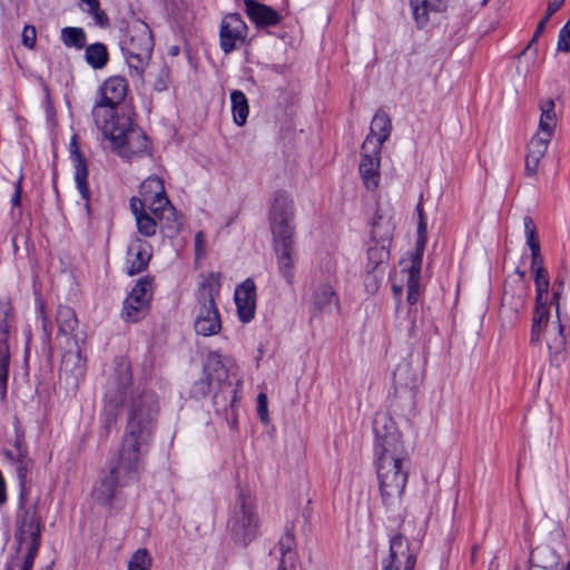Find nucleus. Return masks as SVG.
<instances>
[{"label":"nucleus","mask_w":570,"mask_h":570,"mask_svg":"<svg viewBox=\"0 0 570 570\" xmlns=\"http://www.w3.org/2000/svg\"><path fill=\"white\" fill-rule=\"evenodd\" d=\"M159 404L156 394L145 392L131 400L126 431L119 451L142 460L157 425Z\"/></svg>","instance_id":"1"},{"label":"nucleus","mask_w":570,"mask_h":570,"mask_svg":"<svg viewBox=\"0 0 570 570\" xmlns=\"http://www.w3.org/2000/svg\"><path fill=\"white\" fill-rule=\"evenodd\" d=\"M142 470V460L118 450L117 454L107 462L106 473L94 490L95 501L104 505L110 504L116 495V490L137 482Z\"/></svg>","instance_id":"2"},{"label":"nucleus","mask_w":570,"mask_h":570,"mask_svg":"<svg viewBox=\"0 0 570 570\" xmlns=\"http://www.w3.org/2000/svg\"><path fill=\"white\" fill-rule=\"evenodd\" d=\"M409 454H375V468L383 503L394 507L401 502L409 478Z\"/></svg>","instance_id":"3"},{"label":"nucleus","mask_w":570,"mask_h":570,"mask_svg":"<svg viewBox=\"0 0 570 570\" xmlns=\"http://www.w3.org/2000/svg\"><path fill=\"white\" fill-rule=\"evenodd\" d=\"M121 158L132 159L149 155L150 146L145 132L125 114L110 122L97 126Z\"/></svg>","instance_id":"4"},{"label":"nucleus","mask_w":570,"mask_h":570,"mask_svg":"<svg viewBox=\"0 0 570 570\" xmlns=\"http://www.w3.org/2000/svg\"><path fill=\"white\" fill-rule=\"evenodd\" d=\"M120 47L129 76L140 78L154 51V37L149 26L138 18H130L122 29Z\"/></svg>","instance_id":"5"},{"label":"nucleus","mask_w":570,"mask_h":570,"mask_svg":"<svg viewBox=\"0 0 570 570\" xmlns=\"http://www.w3.org/2000/svg\"><path fill=\"white\" fill-rule=\"evenodd\" d=\"M220 287V273L212 272L203 276L198 283L194 322V328L198 335H216L222 328L220 315L216 305Z\"/></svg>","instance_id":"6"},{"label":"nucleus","mask_w":570,"mask_h":570,"mask_svg":"<svg viewBox=\"0 0 570 570\" xmlns=\"http://www.w3.org/2000/svg\"><path fill=\"white\" fill-rule=\"evenodd\" d=\"M428 242V224L426 219H420L417 224V237L415 243V252L411 254L410 263L403 259L401 265H405L399 273L395 274L394 282L392 284V291L394 297L400 301L403 287H406V299L410 305L417 303L421 293V268L425 245Z\"/></svg>","instance_id":"7"},{"label":"nucleus","mask_w":570,"mask_h":570,"mask_svg":"<svg viewBox=\"0 0 570 570\" xmlns=\"http://www.w3.org/2000/svg\"><path fill=\"white\" fill-rule=\"evenodd\" d=\"M144 208H148L161 227L171 232H178L179 223L175 207L170 204L160 177L151 175L139 187V196L131 197Z\"/></svg>","instance_id":"8"},{"label":"nucleus","mask_w":570,"mask_h":570,"mask_svg":"<svg viewBox=\"0 0 570 570\" xmlns=\"http://www.w3.org/2000/svg\"><path fill=\"white\" fill-rule=\"evenodd\" d=\"M541 115L538 130L532 136L525 155V173L534 176L539 170L541 159L544 157L548 146L557 127L556 105L552 99H546L539 105Z\"/></svg>","instance_id":"9"},{"label":"nucleus","mask_w":570,"mask_h":570,"mask_svg":"<svg viewBox=\"0 0 570 570\" xmlns=\"http://www.w3.org/2000/svg\"><path fill=\"white\" fill-rule=\"evenodd\" d=\"M128 92V82L125 77L112 76L106 79L99 89L100 99L92 108L96 126L110 122L119 118L117 107L125 100Z\"/></svg>","instance_id":"10"},{"label":"nucleus","mask_w":570,"mask_h":570,"mask_svg":"<svg viewBox=\"0 0 570 570\" xmlns=\"http://www.w3.org/2000/svg\"><path fill=\"white\" fill-rule=\"evenodd\" d=\"M295 205L285 191L273 194L268 209V222L274 239L285 240L295 237Z\"/></svg>","instance_id":"11"},{"label":"nucleus","mask_w":570,"mask_h":570,"mask_svg":"<svg viewBox=\"0 0 570 570\" xmlns=\"http://www.w3.org/2000/svg\"><path fill=\"white\" fill-rule=\"evenodd\" d=\"M228 528L235 541L243 544L252 542L258 534L259 519L248 495L240 493L236 500Z\"/></svg>","instance_id":"12"},{"label":"nucleus","mask_w":570,"mask_h":570,"mask_svg":"<svg viewBox=\"0 0 570 570\" xmlns=\"http://www.w3.org/2000/svg\"><path fill=\"white\" fill-rule=\"evenodd\" d=\"M375 436L374 455L384 453L399 454L406 451L394 420L386 412L375 414L373 421Z\"/></svg>","instance_id":"13"},{"label":"nucleus","mask_w":570,"mask_h":570,"mask_svg":"<svg viewBox=\"0 0 570 570\" xmlns=\"http://www.w3.org/2000/svg\"><path fill=\"white\" fill-rule=\"evenodd\" d=\"M151 297L153 279L140 278L124 302L122 317L128 322H138L144 318L149 312Z\"/></svg>","instance_id":"14"},{"label":"nucleus","mask_w":570,"mask_h":570,"mask_svg":"<svg viewBox=\"0 0 570 570\" xmlns=\"http://www.w3.org/2000/svg\"><path fill=\"white\" fill-rule=\"evenodd\" d=\"M85 343H72L71 345H60L63 348V355L60 364V379L72 387H78L86 375V357L82 355Z\"/></svg>","instance_id":"15"},{"label":"nucleus","mask_w":570,"mask_h":570,"mask_svg":"<svg viewBox=\"0 0 570 570\" xmlns=\"http://www.w3.org/2000/svg\"><path fill=\"white\" fill-rule=\"evenodd\" d=\"M381 153L371 141H364L361 146L358 174L363 186L368 191H375L381 181Z\"/></svg>","instance_id":"16"},{"label":"nucleus","mask_w":570,"mask_h":570,"mask_svg":"<svg viewBox=\"0 0 570 570\" xmlns=\"http://www.w3.org/2000/svg\"><path fill=\"white\" fill-rule=\"evenodd\" d=\"M116 371L117 375L108 381L105 393L106 405L115 411L124 405L131 386V371L128 362L121 361Z\"/></svg>","instance_id":"17"},{"label":"nucleus","mask_w":570,"mask_h":570,"mask_svg":"<svg viewBox=\"0 0 570 570\" xmlns=\"http://www.w3.org/2000/svg\"><path fill=\"white\" fill-rule=\"evenodd\" d=\"M416 550L402 534H394L390 539L389 559L383 562V570H414Z\"/></svg>","instance_id":"18"},{"label":"nucleus","mask_w":570,"mask_h":570,"mask_svg":"<svg viewBox=\"0 0 570 570\" xmlns=\"http://www.w3.org/2000/svg\"><path fill=\"white\" fill-rule=\"evenodd\" d=\"M42 523L36 505L23 510L17 519V537L20 543L29 542L28 549L39 550Z\"/></svg>","instance_id":"19"},{"label":"nucleus","mask_w":570,"mask_h":570,"mask_svg":"<svg viewBox=\"0 0 570 570\" xmlns=\"http://www.w3.org/2000/svg\"><path fill=\"white\" fill-rule=\"evenodd\" d=\"M56 322L58 326V341L60 345L72 343H85L86 334L79 330L78 318L75 311L66 305H59Z\"/></svg>","instance_id":"20"},{"label":"nucleus","mask_w":570,"mask_h":570,"mask_svg":"<svg viewBox=\"0 0 570 570\" xmlns=\"http://www.w3.org/2000/svg\"><path fill=\"white\" fill-rule=\"evenodd\" d=\"M247 36V26L238 14L223 18L219 31V45L225 53H229L242 45Z\"/></svg>","instance_id":"21"},{"label":"nucleus","mask_w":570,"mask_h":570,"mask_svg":"<svg viewBox=\"0 0 570 570\" xmlns=\"http://www.w3.org/2000/svg\"><path fill=\"white\" fill-rule=\"evenodd\" d=\"M277 269L287 284H293L295 278L296 248L295 239L273 240Z\"/></svg>","instance_id":"22"},{"label":"nucleus","mask_w":570,"mask_h":570,"mask_svg":"<svg viewBox=\"0 0 570 570\" xmlns=\"http://www.w3.org/2000/svg\"><path fill=\"white\" fill-rule=\"evenodd\" d=\"M234 299L239 321L249 323L255 317L256 312V286L252 278H247L236 286Z\"/></svg>","instance_id":"23"},{"label":"nucleus","mask_w":570,"mask_h":570,"mask_svg":"<svg viewBox=\"0 0 570 570\" xmlns=\"http://www.w3.org/2000/svg\"><path fill=\"white\" fill-rule=\"evenodd\" d=\"M413 20L419 29L425 28L432 16L444 13L449 0H409Z\"/></svg>","instance_id":"24"},{"label":"nucleus","mask_w":570,"mask_h":570,"mask_svg":"<svg viewBox=\"0 0 570 570\" xmlns=\"http://www.w3.org/2000/svg\"><path fill=\"white\" fill-rule=\"evenodd\" d=\"M9 307L3 309V316H0V401L3 402L7 396V384L9 376L10 364V347H9V326L7 316Z\"/></svg>","instance_id":"25"},{"label":"nucleus","mask_w":570,"mask_h":570,"mask_svg":"<svg viewBox=\"0 0 570 570\" xmlns=\"http://www.w3.org/2000/svg\"><path fill=\"white\" fill-rule=\"evenodd\" d=\"M150 258V245L141 239L134 240L128 247L126 257V269L128 275L132 276L145 271Z\"/></svg>","instance_id":"26"},{"label":"nucleus","mask_w":570,"mask_h":570,"mask_svg":"<svg viewBox=\"0 0 570 570\" xmlns=\"http://www.w3.org/2000/svg\"><path fill=\"white\" fill-rule=\"evenodd\" d=\"M312 316L315 317L322 313H332L340 307L336 293L330 284H321L315 287L311 298Z\"/></svg>","instance_id":"27"},{"label":"nucleus","mask_w":570,"mask_h":570,"mask_svg":"<svg viewBox=\"0 0 570 570\" xmlns=\"http://www.w3.org/2000/svg\"><path fill=\"white\" fill-rule=\"evenodd\" d=\"M391 131V118L385 111L377 110L371 121L370 132L364 141H371L373 146L382 150V146L389 139Z\"/></svg>","instance_id":"28"},{"label":"nucleus","mask_w":570,"mask_h":570,"mask_svg":"<svg viewBox=\"0 0 570 570\" xmlns=\"http://www.w3.org/2000/svg\"><path fill=\"white\" fill-rule=\"evenodd\" d=\"M130 77L140 83L148 81L153 85L155 90L163 91L167 88L168 85L169 68L164 61L154 62L150 59L140 78L138 76Z\"/></svg>","instance_id":"29"},{"label":"nucleus","mask_w":570,"mask_h":570,"mask_svg":"<svg viewBox=\"0 0 570 570\" xmlns=\"http://www.w3.org/2000/svg\"><path fill=\"white\" fill-rule=\"evenodd\" d=\"M245 4L249 19L257 26L269 27L278 23L279 14L271 7L254 0H246Z\"/></svg>","instance_id":"30"},{"label":"nucleus","mask_w":570,"mask_h":570,"mask_svg":"<svg viewBox=\"0 0 570 570\" xmlns=\"http://www.w3.org/2000/svg\"><path fill=\"white\" fill-rule=\"evenodd\" d=\"M71 159L75 167V181L85 206L89 207L90 191L88 186V167L85 157L75 149L71 153Z\"/></svg>","instance_id":"31"},{"label":"nucleus","mask_w":570,"mask_h":570,"mask_svg":"<svg viewBox=\"0 0 570 570\" xmlns=\"http://www.w3.org/2000/svg\"><path fill=\"white\" fill-rule=\"evenodd\" d=\"M204 375L213 383L224 386L228 379V370L224 364L222 356L217 352L208 353L204 364Z\"/></svg>","instance_id":"32"},{"label":"nucleus","mask_w":570,"mask_h":570,"mask_svg":"<svg viewBox=\"0 0 570 570\" xmlns=\"http://www.w3.org/2000/svg\"><path fill=\"white\" fill-rule=\"evenodd\" d=\"M16 446L18 450L17 458L14 459L10 452L7 453V456L13 462L19 484L23 488L28 481L33 461L28 456L27 450L21 445L20 440H17Z\"/></svg>","instance_id":"33"},{"label":"nucleus","mask_w":570,"mask_h":570,"mask_svg":"<svg viewBox=\"0 0 570 570\" xmlns=\"http://www.w3.org/2000/svg\"><path fill=\"white\" fill-rule=\"evenodd\" d=\"M129 205L135 216L138 232L146 237H151L156 235V219L153 218L149 214H147L146 208L141 207V205L138 204L137 200H130Z\"/></svg>","instance_id":"34"},{"label":"nucleus","mask_w":570,"mask_h":570,"mask_svg":"<svg viewBox=\"0 0 570 570\" xmlns=\"http://www.w3.org/2000/svg\"><path fill=\"white\" fill-rule=\"evenodd\" d=\"M394 224L391 218L376 215L372 224L370 242L391 246L393 239Z\"/></svg>","instance_id":"35"},{"label":"nucleus","mask_w":570,"mask_h":570,"mask_svg":"<svg viewBox=\"0 0 570 570\" xmlns=\"http://www.w3.org/2000/svg\"><path fill=\"white\" fill-rule=\"evenodd\" d=\"M233 120L237 126L246 124L249 106L245 94L240 90H233L230 92Z\"/></svg>","instance_id":"36"},{"label":"nucleus","mask_w":570,"mask_h":570,"mask_svg":"<svg viewBox=\"0 0 570 570\" xmlns=\"http://www.w3.org/2000/svg\"><path fill=\"white\" fill-rule=\"evenodd\" d=\"M367 264L366 269L373 272L390 257V246L368 242L366 249Z\"/></svg>","instance_id":"37"},{"label":"nucleus","mask_w":570,"mask_h":570,"mask_svg":"<svg viewBox=\"0 0 570 570\" xmlns=\"http://www.w3.org/2000/svg\"><path fill=\"white\" fill-rule=\"evenodd\" d=\"M85 58L87 63L94 69L104 68L108 60L109 53L107 47L101 42L89 45L85 51Z\"/></svg>","instance_id":"38"},{"label":"nucleus","mask_w":570,"mask_h":570,"mask_svg":"<svg viewBox=\"0 0 570 570\" xmlns=\"http://www.w3.org/2000/svg\"><path fill=\"white\" fill-rule=\"evenodd\" d=\"M61 41L66 47L82 49L86 46V33L82 28L66 27L61 30Z\"/></svg>","instance_id":"39"},{"label":"nucleus","mask_w":570,"mask_h":570,"mask_svg":"<svg viewBox=\"0 0 570 570\" xmlns=\"http://www.w3.org/2000/svg\"><path fill=\"white\" fill-rule=\"evenodd\" d=\"M79 7L82 11L92 17L97 26H108V17L105 11L100 9L99 0H79Z\"/></svg>","instance_id":"40"},{"label":"nucleus","mask_w":570,"mask_h":570,"mask_svg":"<svg viewBox=\"0 0 570 570\" xmlns=\"http://www.w3.org/2000/svg\"><path fill=\"white\" fill-rule=\"evenodd\" d=\"M564 3V0H550L549 3H548V7H547V11H546V14L544 17L539 21L537 28H535V31L533 33V37L532 39L530 40L527 49H530L534 42H537V40L539 39V37L542 36V33L544 32L546 30V27H547V23L548 21L550 20V18L552 17V14H554L561 7L562 4Z\"/></svg>","instance_id":"41"},{"label":"nucleus","mask_w":570,"mask_h":570,"mask_svg":"<svg viewBox=\"0 0 570 570\" xmlns=\"http://www.w3.org/2000/svg\"><path fill=\"white\" fill-rule=\"evenodd\" d=\"M546 340L548 347L553 353L561 352L566 346V337L563 335V327L561 325L553 326V328L546 330Z\"/></svg>","instance_id":"42"},{"label":"nucleus","mask_w":570,"mask_h":570,"mask_svg":"<svg viewBox=\"0 0 570 570\" xmlns=\"http://www.w3.org/2000/svg\"><path fill=\"white\" fill-rule=\"evenodd\" d=\"M535 283V302L543 304L548 302L549 274L546 271L533 273Z\"/></svg>","instance_id":"43"},{"label":"nucleus","mask_w":570,"mask_h":570,"mask_svg":"<svg viewBox=\"0 0 570 570\" xmlns=\"http://www.w3.org/2000/svg\"><path fill=\"white\" fill-rule=\"evenodd\" d=\"M296 541L294 533L291 531H286L284 535L279 539L276 551L279 553L281 558H286L291 556L293 559H297V553L295 551Z\"/></svg>","instance_id":"44"},{"label":"nucleus","mask_w":570,"mask_h":570,"mask_svg":"<svg viewBox=\"0 0 570 570\" xmlns=\"http://www.w3.org/2000/svg\"><path fill=\"white\" fill-rule=\"evenodd\" d=\"M153 559L147 549H138L128 562V570H150Z\"/></svg>","instance_id":"45"},{"label":"nucleus","mask_w":570,"mask_h":570,"mask_svg":"<svg viewBox=\"0 0 570 570\" xmlns=\"http://www.w3.org/2000/svg\"><path fill=\"white\" fill-rule=\"evenodd\" d=\"M214 383L204 375L203 379L198 380L194 383L191 387V396L195 399H203L207 395V393L210 391V387Z\"/></svg>","instance_id":"46"},{"label":"nucleus","mask_w":570,"mask_h":570,"mask_svg":"<svg viewBox=\"0 0 570 570\" xmlns=\"http://www.w3.org/2000/svg\"><path fill=\"white\" fill-rule=\"evenodd\" d=\"M557 49L562 52H570V18L559 32Z\"/></svg>","instance_id":"47"},{"label":"nucleus","mask_w":570,"mask_h":570,"mask_svg":"<svg viewBox=\"0 0 570 570\" xmlns=\"http://www.w3.org/2000/svg\"><path fill=\"white\" fill-rule=\"evenodd\" d=\"M37 31L33 26H26L22 31V43L29 49H32L36 43Z\"/></svg>","instance_id":"48"},{"label":"nucleus","mask_w":570,"mask_h":570,"mask_svg":"<svg viewBox=\"0 0 570 570\" xmlns=\"http://www.w3.org/2000/svg\"><path fill=\"white\" fill-rule=\"evenodd\" d=\"M195 253L197 258L206 255V237L204 232L199 230L195 235Z\"/></svg>","instance_id":"49"},{"label":"nucleus","mask_w":570,"mask_h":570,"mask_svg":"<svg viewBox=\"0 0 570 570\" xmlns=\"http://www.w3.org/2000/svg\"><path fill=\"white\" fill-rule=\"evenodd\" d=\"M548 321V308L547 303L539 304L535 302V311L533 315L532 323L539 324L542 326V323Z\"/></svg>","instance_id":"50"},{"label":"nucleus","mask_w":570,"mask_h":570,"mask_svg":"<svg viewBox=\"0 0 570 570\" xmlns=\"http://www.w3.org/2000/svg\"><path fill=\"white\" fill-rule=\"evenodd\" d=\"M257 413L263 422H267L268 420V411H267V396L264 393H259L257 395Z\"/></svg>","instance_id":"51"},{"label":"nucleus","mask_w":570,"mask_h":570,"mask_svg":"<svg viewBox=\"0 0 570 570\" xmlns=\"http://www.w3.org/2000/svg\"><path fill=\"white\" fill-rule=\"evenodd\" d=\"M531 271L533 273L546 271L540 252H531Z\"/></svg>","instance_id":"52"},{"label":"nucleus","mask_w":570,"mask_h":570,"mask_svg":"<svg viewBox=\"0 0 570 570\" xmlns=\"http://www.w3.org/2000/svg\"><path fill=\"white\" fill-rule=\"evenodd\" d=\"M277 570H297V559H293L291 556L279 558Z\"/></svg>","instance_id":"53"},{"label":"nucleus","mask_w":570,"mask_h":570,"mask_svg":"<svg viewBox=\"0 0 570 570\" xmlns=\"http://www.w3.org/2000/svg\"><path fill=\"white\" fill-rule=\"evenodd\" d=\"M37 553L38 551H35V548L28 549L21 570H32Z\"/></svg>","instance_id":"54"},{"label":"nucleus","mask_w":570,"mask_h":570,"mask_svg":"<svg viewBox=\"0 0 570 570\" xmlns=\"http://www.w3.org/2000/svg\"><path fill=\"white\" fill-rule=\"evenodd\" d=\"M527 238V245L529 246L531 252H540V243L538 238V234H528L525 235Z\"/></svg>","instance_id":"55"},{"label":"nucleus","mask_w":570,"mask_h":570,"mask_svg":"<svg viewBox=\"0 0 570 570\" xmlns=\"http://www.w3.org/2000/svg\"><path fill=\"white\" fill-rule=\"evenodd\" d=\"M523 227L525 235L537 233V227L534 225L533 219L530 216L523 217Z\"/></svg>","instance_id":"56"},{"label":"nucleus","mask_w":570,"mask_h":570,"mask_svg":"<svg viewBox=\"0 0 570 570\" xmlns=\"http://www.w3.org/2000/svg\"><path fill=\"white\" fill-rule=\"evenodd\" d=\"M542 326L535 323H532L531 326V342L538 343L540 341V332Z\"/></svg>","instance_id":"57"},{"label":"nucleus","mask_w":570,"mask_h":570,"mask_svg":"<svg viewBox=\"0 0 570 570\" xmlns=\"http://www.w3.org/2000/svg\"><path fill=\"white\" fill-rule=\"evenodd\" d=\"M20 194H21V189H20V184L18 183L17 187H16V191L11 198V203L13 206H18L20 204Z\"/></svg>","instance_id":"58"},{"label":"nucleus","mask_w":570,"mask_h":570,"mask_svg":"<svg viewBox=\"0 0 570 570\" xmlns=\"http://www.w3.org/2000/svg\"><path fill=\"white\" fill-rule=\"evenodd\" d=\"M510 295L508 292H504L503 298H502V308H501V315H503L507 312V305L509 304Z\"/></svg>","instance_id":"59"},{"label":"nucleus","mask_w":570,"mask_h":570,"mask_svg":"<svg viewBox=\"0 0 570 570\" xmlns=\"http://www.w3.org/2000/svg\"><path fill=\"white\" fill-rule=\"evenodd\" d=\"M416 213H417V216H419V220L420 219H426L425 218V215H424V209H423V205L421 203H419L416 205Z\"/></svg>","instance_id":"60"},{"label":"nucleus","mask_w":570,"mask_h":570,"mask_svg":"<svg viewBox=\"0 0 570 570\" xmlns=\"http://www.w3.org/2000/svg\"><path fill=\"white\" fill-rule=\"evenodd\" d=\"M559 296H560V291H554L553 292V299L556 301L557 312L559 311Z\"/></svg>","instance_id":"61"},{"label":"nucleus","mask_w":570,"mask_h":570,"mask_svg":"<svg viewBox=\"0 0 570 570\" xmlns=\"http://www.w3.org/2000/svg\"><path fill=\"white\" fill-rule=\"evenodd\" d=\"M523 301L520 299V302L514 306V313L517 314L519 312V308H522L523 307Z\"/></svg>","instance_id":"62"},{"label":"nucleus","mask_w":570,"mask_h":570,"mask_svg":"<svg viewBox=\"0 0 570 570\" xmlns=\"http://www.w3.org/2000/svg\"><path fill=\"white\" fill-rule=\"evenodd\" d=\"M178 51H179L178 47H173V48L170 49V53H171L173 56H176V55L178 53Z\"/></svg>","instance_id":"63"},{"label":"nucleus","mask_w":570,"mask_h":570,"mask_svg":"<svg viewBox=\"0 0 570 570\" xmlns=\"http://www.w3.org/2000/svg\"><path fill=\"white\" fill-rule=\"evenodd\" d=\"M564 570H570V564L568 563Z\"/></svg>","instance_id":"64"}]
</instances>
